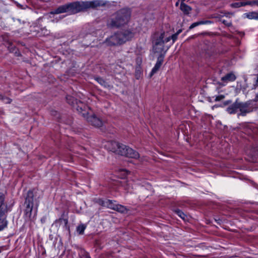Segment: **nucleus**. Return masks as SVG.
<instances>
[{"label": "nucleus", "mask_w": 258, "mask_h": 258, "mask_svg": "<svg viewBox=\"0 0 258 258\" xmlns=\"http://www.w3.org/2000/svg\"><path fill=\"white\" fill-rule=\"evenodd\" d=\"M103 0H93L86 2H76L60 6L54 11H51L48 16L52 18L55 14L67 13L70 15L76 14L85 11L89 8H96L106 4Z\"/></svg>", "instance_id": "nucleus-1"}, {"label": "nucleus", "mask_w": 258, "mask_h": 258, "mask_svg": "<svg viewBox=\"0 0 258 258\" xmlns=\"http://www.w3.org/2000/svg\"><path fill=\"white\" fill-rule=\"evenodd\" d=\"M181 30H179L176 33L170 35L168 32H160L155 34L153 41V50L155 53L160 55H164L169 47H166L165 44L172 40V44L177 38Z\"/></svg>", "instance_id": "nucleus-2"}, {"label": "nucleus", "mask_w": 258, "mask_h": 258, "mask_svg": "<svg viewBox=\"0 0 258 258\" xmlns=\"http://www.w3.org/2000/svg\"><path fill=\"white\" fill-rule=\"evenodd\" d=\"M131 16L129 10L121 9L111 16L107 21V25L110 27H118L127 24Z\"/></svg>", "instance_id": "nucleus-3"}, {"label": "nucleus", "mask_w": 258, "mask_h": 258, "mask_svg": "<svg viewBox=\"0 0 258 258\" xmlns=\"http://www.w3.org/2000/svg\"><path fill=\"white\" fill-rule=\"evenodd\" d=\"M252 110L251 101L242 102L239 101L238 99H236L235 102L227 108V111L231 114H235L239 111L238 113V116H245L246 114L252 112Z\"/></svg>", "instance_id": "nucleus-4"}, {"label": "nucleus", "mask_w": 258, "mask_h": 258, "mask_svg": "<svg viewBox=\"0 0 258 258\" xmlns=\"http://www.w3.org/2000/svg\"><path fill=\"white\" fill-rule=\"evenodd\" d=\"M134 33L129 30L117 32L106 39V43L112 46L121 44L130 40L134 37Z\"/></svg>", "instance_id": "nucleus-5"}, {"label": "nucleus", "mask_w": 258, "mask_h": 258, "mask_svg": "<svg viewBox=\"0 0 258 258\" xmlns=\"http://www.w3.org/2000/svg\"><path fill=\"white\" fill-rule=\"evenodd\" d=\"M87 108L88 109V110L83 109L81 106H78L77 109L91 125L96 127L102 126L103 123L102 120L93 114L88 107H87Z\"/></svg>", "instance_id": "nucleus-6"}, {"label": "nucleus", "mask_w": 258, "mask_h": 258, "mask_svg": "<svg viewBox=\"0 0 258 258\" xmlns=\"http://www.w3.org/2000/svg\"><path fill=\"white\" fill-rule=\"evenodd\" d=\"M33 193L31 191L27 192V196L24 203L26 206L24 213V217L25 221H29L33 220L36 215V213H32V209L33 208Z\"/></svg>", "instance_id": "nucleus-7"}, {"label": "nucleus", "mask_w": 258, "mask_h": 258, "mask_svg": "<svg viewBox=\"0 0 258 258\" xmlns=\"http://www.w3.org/2000/svg\"><path fill=\"white\" fill-rule=\"evenodd\" d=\"M4 195L0 194V232L6 228L8 224L6 215L7 212V206L4 204Z\"/></svg>", "instance_id": "nucleus-8"}, {"label": "nucleus", "mask_w": 258, "mask_h": 258, "mask_svg": "<svg viewBox=\"0 0 258 258\" xmlns=\"http://www.w3.org/2000/svg\"><path fill=\"white\" fill-rule=\"evenodd\" d=\"M98 203L102 206L116 210L120 213H125L126 211V208L124 206L117 204L115 201L99 199Z\"/></svg>", "instance_id": "nucleus-9"}, {"label": "nucleus", "mask_w": 258, "mask_h": 258, "mask_svg": "<svg viewBox=\"0 0 258 258\" xmlns=\"http://www.w3.org/2000/svg\"><path fill=\"white\" fill-rule=\"evenodd\" d=\"M117 150L116 154L122 156L133 158H138L139 157V154L137 152L121 144H119Z\"/></svg>", "instance_id": "nucleus-10"}, {"label": "nucleus", "mask_w": 258, "mask_h": 258, "mask_svg": "<svg viewBox=\"0 0 258 258\" xmlns=\"http://www.w3.org/2000/svg\"><path fill=\"white\" fill-rule=\"evenodd\" d=\"M163 58L164 56L163 55H160L158 57L156 63L150 73V77H152L158 71L163 62Z\"/></svg>", "instance_id": "nucleus-11"}, {"label": "nucleus", "mask_w": 258, "mask_h": 258, "mask_svg": "<svg viewBox=\"0 0 258 258\" xmlns=\"http://www.w3.org/2000/svg\"><path fill=\"white\" fill-rule=\"evenodd\" d=\"M119 143L118 142L115 141H109L107 143V144L105 145V146L107 147L108 149L110 151L117 153V150L119 146Z\"/></svg>", "instance_id": "nucleus-12"}, {"label": "nucleus", "mask_w": 258, "mask_h": 258, "mask_svg": "<svg viewBox=\"0 0 258 258\" xmlns=\"http://www.w3.org/2000/svg\"><path fill=\"white\" fill-rule=\"evenodd\" d=\"M236 79L235 75L232 73L226 74L225 76L222 77L221 80L224 83L234 81Z\"/></svg>", "instance_id": "nucleus-13"}, {"label": "nucleus", "mask_w": 258, "mask_h": 258, "mask_svg": "<svg viewBox=\"0 0 258 258\" xmlns=\"http://www.w3.org/2000/svg\"><path fill=\"white\" fill-rule=\"evenodd\" d=\"M180 10L185 14H188L191 11V8L184 3L180 4Z\"/></svg>", "instance_id": "nucleus-14"}, {"label": "nucleus", "mask_w": 258, "mask_h": 258, "mask_svg": "<svg viewBox=\"0 0 258 258\" xmlns=\"http://www.w3.org/2000/svg\"><path fill=\"white\" fill-rule=\"evenodd\" d=\"M247 18L249 19L258 20V13L252 12L245 14Z\"/></svg>", "instance_id": "nucleus-15"}, {"label": "nucleus", "mask_w": 258, "mask_h": 258, "mask_svg": "<svg viewBox=\"0 0 258 258\" xmlns=\"http://www.w3.org/2000/svg\"><path fill=\"white\" fill-rule=\"evenodd\" d=\"M86 228V225L84 224L79 225L77 227V231L79 234H83Z\"/></svg>", "instance_id": "nucleus-16"}, {"label": "nucleus", "mask_w": 258, "mask_h": 258, "mask_svg": "<svg viewBox=\"0 0 258 258\" xmlns=\"http://www.w3.org/2000/svg\"><path fill=\"white\" fill-rule=\"evenodd\" d=\"M96 80L102 86H103L105 87H108L109 86L108 83L104 81L101 78H96Z\"/></svg>", "instance_id": "nucleus-17"}, {"label": "nucleus", "mask_w": 258, "mask_h": 258, "mask_svg": "<svg viewBox=\"0 0 258 258\" xmlns=\"http://www.w3.org/2000/svg\"><path fill=\"white\" fill-rule=\"evenodd\" d=\"M212 22L211 21H201L197 22H195V27L203 24H211Z\"/></svg>", "instance_id": "nucleus-18"}, {"label": "nucleus", "mask_w": 258, "mask_h": 258, "mask_svg": "<svg viewBox=\"0 0 258 258\" xmlns=\"http://www.w3.org/2000/svg\"><path fill=\"white\" fill-rule=\"evenodd\" d=\"M245 5H246V4L243 2H237L233 3L231 5V6L234 8H239L241 6H244Z\"/></svg>", "instance_id": "nucleus-19"}, {"label": "nucleus", "mask_w": 258, "mask_h": 258, "mask_svg": "<svg viewBox=\"0 0 258 258\" xmlns=\"http://www.w3.org/2000/svg\"><path fill=\"white\" fill-rule=\"evenodd\" d=\"M176 213L179 217H180L183 220H185L186 216L181 211L178 210L176 211Z\"/></svg>", "instance_id": "nucleus-20"}, {"label": "nucleus", "mask_w": 258, "mask_h": 258, "mask_svg": "<svg viewBox=\"0 0 258 258\" xmlns=\"http://www.w3.org/2000/svg\"><path fill=\"white\" fill-rule=\"evenodd\" d=\"M220 21L227 26H231L232 25V22L231 21H227L225 19H221Z\"/></svg>", "instance_id": "nucleus-21"}, {"label": "nucleus", "mask_w": 258, "mask_h": 258, "mask_svg": "<svg viewBox=\"0 0 258 258\" xmlns=\"http://www.w3.org/2000/svg\"><path fill=\"white\" fill-rule=\"evenodd\" d=\"M0 99L3 100V101L6 103H10L11 101L10 99L4 97L2 95H0Z\"/></svg>", "instance_id": "nucleus-22"}, {"label": "nucleus", "mask_w": 258, "mask_h": 258, "mask_svg": "<svg viewBox=\"0 0 258 258\" xmlns=\"http://www.w3.org/2000/svg\"><path fill=\"white\" fill-rule=\"evenodd\" d=\"M245 3L246 4V5H257L258 6V1H248Z\"/></svg>", "instance_id": "nucleus-23"}, {"label": "nucleus", "mask_w": 258, "mask_h": 258, "mask_svg": "<svg viewBox=\"0 0 258 258\" xmlns=\"http://www.w3.org/2000/svg\"><path fill=\"white\" fill-rule=\"evenodd\" d=\"M224 98H225V96L224 95H220L216 96L215 100L216 101H219L223 99Z\"/></svg>", "instance_id": "nucleus-24"}, {"label": "nucleus", "mask_w": 258, "mask_h": 258, "mask_svg": "<svg viewBox=\"0 0 258 258\" xmlns=\"http://www.w3.org/2000/svg\"><path fill=\"white\" fill-rule=\"evenodd\" d=\"M67 100L69 104H73V101H74V98L72 96H67Z\"/></svg>", "instance_id": "nucleus-25"}, {"label": "nucleus", "mask_w": 258, "mask_h": 258, "mask_svg": "<svg viewBox=\"0 0 258 258\" xmlns=\"http://www.w3.org/2000/svg\"><path fill=\"white\" fill-rule=\"evenodd\" d=\"M81 258H91L88 253L85 251H83L82 253V256Z\"/></svg>", "instance_id": "nucleus-26"}, {"label": "nucleus", "mask_w": 258, "mask_h": 258, "mask_svg": "<svg viewBox=\"0 0 258 258\" xmlns=\"http://www.w3.org/2000/svg\"><path fill=\"white\" fill-rule=\"evenodd\" d=\"M18 5V7H20L21 9H25V7H26V6H25L24 7H23V6H22V5H19V4H18V5Z\"/></svg>", "instance_id": "nucleus-27"}, {"label": "nucleus", "mask_w": 258, "mask_h": 258, "mask_svg": "<svg viewBox=\"0 0 258 258\" xmlns=\"http://www.w3.org/2000/svg\"><path fill=\"white\" fill-rule=\"evenodd\" d=\"M180 2V1H178L176 3V4H175V6H176V7H177V6L179 5V2Z\"/></svg>", "instance_id": "nucleus-28"}, {"label": "nucleus", "mask_w": 258, "mask_h": 258, "mask_svg": "<svg viewBox=\"0 0 258 258\" xmlns=\"http://www.w3.org/2000/svg\"><path fill=\"white\" fill-rule=\"evenodd\" d=\"M192 28H194V23L190 25L189 29H191Z\"/></svg>", "instance_id": "nucleus-29"}, {"label": "nucleus", "mask_w": 258, "mask_h": 258, "mask_svg": "<svg viewBox=\"0 0 258 258\" xmlns=\"http://www.w3.org/2000/svg\"><path fill=\"white\" fill-rule=\"evenodd\" d=\"M185 0H178V1H180L181 2V3H183V1H184Z\"/></svg>", "instance_id": "nucleus-30"}, {"label": "nucleus", "mask_w": 258, "mask_h": 258, "mask_svg": "<svg viewBox=\"0 0 258 258\" xmlns=\"http://www.w3.org/2000/svg\"><path fill=\"white\" fill-rule=\"evenodd\" d=\"M230 15V14H227V15H226V17H228V15Z\"/></svg>", "instance_id": "nucleus-31"}]
</instances>
